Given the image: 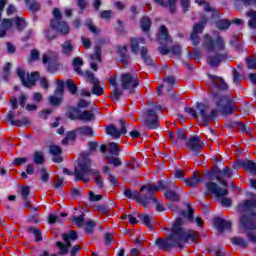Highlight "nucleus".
<instances>
[{"label":"nucleus","mask_w":256,"mask_h":256,"mask_svg":"<svg viewBox=\"0 0 256 256\" xmlns=\"http://www.w3.org/2000/svg\"><path fill=\"white\" fill-rule=\"evenodd\" d=\"M216 109H211L209 104L197 103L196 110L194 108H185L186 113L191 115L193 119H197L200 115L203 124L207 125L209 121L217 117V113L222 115H231L235 107L233 106V100L229 96H216L215 97Z\"/></svg>","instance_id":"f257e3e1"},{"label":"nucleus","mask_w":256,"mask_h":256,"mask_svg":"<svg viewBox=\"0 0 256 256\" xmlns=\"http://www.w3.org/2000/svg\"><path fill=\"white\" fill-rule=\"evenodd\" d=\"M183 220L177 218L173 224L172 230L167 234V239L158 238L155 243L159 249H171L173 246L181 247L185 241H191L192 243L199 237L195 231L190 230L188 232L183 231L181 228Z\"/></svg>","instance_id":"f03ea898"},{"label":"nucleus","mask_w":256,"mask_h":256,"mask_svg":"<svg viewBox=\"0 0 256 256\" xmlns=\"http://www.w3.org/2000/svg\"><path fill=\"white\" fill-rule=\"evenodd\" d=\"M256 209V196L253 200H246L238 205V212L240 213V228L246 233L249 241L256 244V235L253 233L256 229L255 217L253 210Z\"/></svg>","instance_id":"7ed1b4c3"},{"label":"nucleus","mask_w":256,"mask_h":256,"mask_svg":"<svg viewBox=\"0 0 256 256\" xmlns=\"http://www.w3.org/2000/svg\"><path fill=\"white\" fill-rule=\"evenodd\" d=\"M204 48L207 51V63L212 67H217L225 59L223 55H219V51L225 49V41L221 36H217L216 39H212L211 36H204Z\"/></svg>","instance_id":"20e7f679"},{"label":"nucleus","mask_w":256,"mask_h":256,"mask_svg":"<svg viewBox=\"0 0 256 256\" xmlns=\"http://www.w3.org/2000/svg\"><path fill=\"white\" fill-rule=\"evenodd\" d=\"M74 175L76 177V181H84L87 183L89 181V175H94L95 182L99 187H103V178L97 170L91 169V160L88 157H82L75 167Z\"/></svg>","instance_id":"39448f33"},{"label":"nucleus","mask_w":256,"mask_h":256,"mask_svg":"<svg viewBox=\"0 0 256 256\" xmlns=\"http://www.w3.org/2000/svg\"><path fill=\"white\" fill-rule=\"evenodd\" d=\"M2 29H0V37H5V35H11L15 32V29L18 31H23L27 27V23L21 17H16L14 20L4 19L1 24Z\"/></svg>","instance_id":"423d86ee"},{"label":"nucleus","mask_w":256,"mask_h":256,"mask_svg":"<svg viewBox=\"0 0 256 256\" xmlns=\"http://www.w3.org/2000/svg\"><path fill=\"white\" fill-rule=\"evenodd\" d=\"M89 103L85 100H80L78 102V108H72L70 111L67 112V117L69 119H80L81 121H91L93 119V112L91 111H84L81 112L79 109H85L88 107Z\"/></svg>","instance_id":"0eeeda50"},{"label":"nucleus","mask_w":256,"mask_h":256,"mask_svg":"<svg viewBox=\"0 0 256 256\" xmlns=\"http://www.w3.org/2000/svg\"><path fill=\"white\" fill-rule=\"evenodd\" d=\"M53 17L54 19L51 20L50 23L51 27L57 29V31H59V33H62V35H67V33H69V25H67L64 21H61L63 14L61 13V10H59V8H55L53 10Z\"/></svg>","instance_id":"6e6552de"},{"label":"nucleus","mask_w":256,"mask_h":256,"mask_svg":"<svg viewBox=\"0 0 256 256\" xmlns=\"http://www.w3.org/2000/svg\"><path fill=\"white\" fill-rule=\"evenodd\" d=\"M77 237V232L72 230L68 234L63 235V239L66 245L61 242H56L57 247L60 249V255H67V249L71 247L70 241H76Z\"/></svg>","instance_id":"1a4fd4ad"},{"label":"nucleus","mask_w":256,"mask_h":256,"mask_svg":"<svg viewBox=\"0 0 256 256\" xmlns=\"http://www.w3.org/2000/svg\"><path fill=\"white\" fill-rule=\"evenodd\" d=\"M17 75L20 77L24 87H33L35 81L39 79V72H33L31 75L26 74L25 71L18 69Z\"/></svg>","instance_id":"9d476101"},{"label":"nucleus","mask_w":256,"mask_h":256,"mask_svg":"<svg viewBox=\"0 0 256 256\" xmlns=\"http://www.w3.org/2000/svg\"><path fill=\"white\" fill-rule=\"evenodd\" d=\"M139 85L137 77H133L130 74H122L121 76V86L126 91L133 93V89Z\"/></svg>","instance_id":"9b49d317"},{"label":"nucleus","mask_w":256,"mask_h":256,"mask_svg":"<svg viewBox=\"0 0 256 256\" xmlns=\"http://www.w3.org/2000/svg\"><path fill=\"white\" fill-rule=\"evenodd\" d=\"M63 87V81L58 80L54 95L49 97V103L52 104L54 107L61 105V101H63Z\"/></svg>","instance_id":"f8f14e48"},{"label":"nucleus","mask_w":256,"mask_h":256,"mask_svg":"<svg viewBox=\"0 0 256 256\" xmlns=\"http://www.w3.org/2000/svg\"><path fill=\"white\" fill-rule=\"evenodd\" d=\"M120 125V130H117V127H115L114 125L106 127L107 135H111V137H114V139H119L121 135H125V133H127V126H125V120L121 119Z\"/></svg>","instance_id":"ddd939ff"},{"label":"nucleus","mask_w":256,"mask_h":256,"mask_svg":"<svg viewBox=\"0 0 256 256\" xmlns=\"http://www.w3.org/2000/svg\"><path fill=\"white\" fill-rule=\"evenodd\" d=\"M206 191L210 195H215L217 199H221V197H225V195H227V188H220L214 182H210L206 184Z\"/></svg>","instance_id":"4468645a"},{"label":"nucleus","mask_w":256,"mask_h":256,"mask_svg":"<svg viewBox=\"0 0 256 256\" xmlns=\"http://www.w3.org/2000/svg\"><path fill=\"white\" fill-rule=\"evenodd\" d=\"M42 61L49 71H53V67H57V54L53 51L46 52L42 56Z\"/></svg>","instance_id":"2eb2a0df"},{"label":"nucleus","mask_w":256,"mask_h":256,"mask_svg":"<svg viewBox=\"0 0 256 256\" xmlns=\"http://www.w3.org/2000/svg\"><path fill=\"white\" fill-rule=\"evenodd\" d=\"M85 75H86L89 83H92V85H93V87H92L93 95H103V87H101V85H99V79L95 78L93 73H91L90 71H86Z\"/></svg>","instance_id":"dca6fc26"},{"label":"nucleus","mask_w":256,"mask_h":256,"mask_svg":"<svg viewBox=\"0 0 256 256\" xmlns=\"http://www.w3.org/2000/svg\"><path fill=\"white\" fill-rule=\"evenodd\" d=\"M157 123L158 118L157 114H155V111L148 110L146 112V119L144 120V125H146V127H148L149 129H157Z\"/></svg>","instance_id":"f3484780"},{"label":"nucleus","mask_w":256,"mask_h":256,"mask_svg":"<svg viewBox=\"0 0 256 256\" xmlns=\"http://www.w3.org/2000/svg\"><path fill=\"white\" fill-rule=\"evenodd\" d=\"M205 144L199 137H193L188 142V147L194 153H199Z\"/></svg>","instance_id":"a211bd4d"},{"label":"nucleus","mask_w":256,"mask_h":256,"mask_svg":"<svg viewBox=\"0 0 256 256\" xmlns=\"http://www.w3.org/2000/svg\"><path fill=\"white\" fill-rule=\"evenodd\" d=\"M124 195L128 199H136V201H140L143 207H149V205L147 204V199L143 198L141 194L137 191L125 190Z\"/></svg>","instance_id":"6ab92c4d"},{"label":"nucleus","mask_w":256,"mask_h":256,"mask_svg":"<svg viewBox=\"0 0 256 256\" xmlns=\"http://www.w3.org/2000/svg\"><path fill=\"white\" fill-rule=\"evenodd\" d=\"M109 83L113 87V93H112L111 97H112V99H114V101H118L119 97H121V95H123V92L119 89L117 76L111 77L109 79Z\"/></svg>","instance_id":"aec40b11"},{"label":"nucleus","mask_w":256,"mask_h":256,"mask_svg":"<svg viewBox=\"0 0 256 256\" xmlns=\"http://www.w3.org/2000/svg\"><path fill=\"white\" fill-rule=\"evenodd\" d=\"M49 153L54 156L52 159V161L54 163H62L63 162V158L61 157V153H63V150H61V147H59L57 145H51L49 147Z\"/></svg>","instance_id":"412c9836"},{"label":"nucleus","mask_w":256,"mask_h":256,"mask_svg":"<svg viewBox=\"0 0 256 256\" xmlns=\"http://www.w3.org/2000/svg\"><path fill=\"white\" fill-rule=\"evenodd\" d=\"M91 63L90 67L93 71H97V63H101V48L99 46H96L94 48V55L90 56Z\"/></svg>","instance_id":"4be33fe9"},{"label":"nucleus","mask_w":256,"mask_h":256,"mask_svg":"<svg viewBox=\"0 0 256 256\" xmlns=\"http://www.w3.org/2000/svg\"><path fill=\"white\" fill-rule=\"evenodd\" d=\"M158 41L160 45H169L171 43V38H169L167 28L165 26H161L159 29Z\"/></svg>","instance_id":"5701e85b"},{"label":"nucleus","mask_w":256,"mask_h":256,"mask_svg":"<svg viewBox=\"0 0 256 256\" xmlns=\"http://www.w3.org/2000/svg\"><path fill=\"white\" fill-rule=\"evenodd\" d=\"M203 29L204 26L202 23L194 25L192 34L190 36L193 45H199V33H203Z\"/></svg>","instance_id":"b1692460"},{"label":"nucleus","mask_w":256,"mask_h":256,"mask_svg":"<svg viewBox=\"0 0 256 256\" xmlns=\"http://www.w3.org/2000/svg\"><path fill=\"white\" fill-rule=\"evenodd\" d=\"M161 189H165V185L163 184L162 181H159L158 186H156L155 184H148V185L142 186L140 191H146L148 195H151V193L155 191H161Z\"/></svg>","instance_id":"393cba45"},{"label":"nucleus","mask_w":256,"mask_h":256,"mask_svg":"<svg viewBox=\"0 0 256 256\" xmlns=\"http://www.w3.org/2000/svg\"><path fill=\"white\" fill-rule=\"evenodd\" d=\"M240 167L247 171V173H251L252 175H256V164L251 160H243L240 162Z\"/></svg>","instance_id":"a878e982"},{"label":"nucleus","mask_w":256,"mask_h":256,"mask_svg":"<svg viewBox=\"0 0 256 256\" xmlns=\"http://www.w3.org/2000/svg\"><path fill=\"white\" fill-rule=\"evenodd\" d=\"M131 51L132 53H139V47L145 45V38H132L130 39Z\"/></svg>","instance_id":"bb28decb"},{"label":"nucleus","mask_w":256,"mask_h":256,"mask_svg":"<svg viewBox=\"0 0 256 256\" xmlns=\"http://www.w3.org/2000/svg\"><path fill=\"white\" fill-rule=\"evenodd\" d=\"M211 85H214L218 89H227V84L223 82L222 78H219L215 75H209Z\"/></svg>","instance_id":"cd10ccee"},{"label":"nucleus","mask_w":256,"mask_h":256,"mask_svg":"<svg viewBox=\"0 0 256 256\" xmlns=\"http://www.w3.org/2000/svg\"><path fill=\"white\" fill-rule=\"evenodd\" d=\"M15 116L13 115V112H10L8 114V121L12 125H15L16 127H23V125H29V119L28 118H23L22 120H14Z\"/></svg>","instance_id":"c85d7f7f"},{"label":"nucleus","mask_w":256,"mask_h":256,"mask_svg":"<svg viewBox=\"0 0 256 256\" xmlns=\"http://www.w3.org/2000/svg\"><path fill=\"white\" fill-rule=\"evenodd\" d=\"M76 133L79 137H91L93 135V129L88 126L80 127L76 130Z\"/></svg>","instance_id":"c756f323"},{"label":"nucleus","mask_w":256,"mask_h":256,"mask_svg":"<svg viewBox=\"0 0 256 256\" xmlns=\"http://www.w3.org/2000/svg\"><path fill=\"white\" fill-rule=\"evenodd\" d=\"M184 183L186 185H188V187H197V185H199V183H201V179L197 175V172H194L192 178L185 179Z\"/></svg>","instance_id":"7c9ffc66"},{"label":"nucleus","mask_w":256,"mask_h":256,"mask_svg":"<svg viewBox=\"0 0 256 256\" xmlns=\"http://www.w3.org/2000/svg\"><path fill=\"white\" fill-rule=\"evenodd\" d=\"M140 55H141L144 63H146V65H153V59H151V57L149 56L147 47H145V46L141 47Z\"/></svg>","instance_id":"2f4dec72"},{"label":"nucleus","mask_w":256,"mask_h":256,"mask_svg":"<svg viewBox=\"0 0 256 256\" xmlns=\"http://www.w3.org/2000/svg\"><path fill=\"white\" fill-rule=\"evenodd\" d=\"M246 16L249 17L248 26L251 27V29L256 28V11L250 10L246 13Z\"/></svg>","instance_id":"473e14b6"},{"label":"nucleus","mask_w":256,"mask_h":256,"mask_svg":"<svg viewBox=\"0 0 256 256\" xmlns=\"http://www.w3.org/2000/svg\"><path fill=\"white\" fill-rule=\"evenodd\" d=\"M155 3H158V5H161L162 7H169L171 12L174 13L175 9V3L177 0H167L166 2L163 0H154Z\"/></svg>","instance_id":"72a5a7b5"},{"label":"nucleus","mask_w":256,"mask_h":256,"mask_svg":"<svg viewBox=\"0 0 256 256\" xmlns=\"http://www.w3.org/2000/svg\"><path fill=\"white\" fill-rule=\"evenodd\" d=\"M77 135H79L77 134V130L68 132L66 138L62 140V144L70 145V143L75 141V137H77Z\"/></svg>","instance_id":"f704fd0d"},{"label":"nucleus","mask_w":256,"mask_h":256,"mask_svg":"<svg viewBox=\"0 0 256 256\" xmlns=\"http://www.w3.org/2000/svg\"><path fill=\"white\" fill-rule=\"evenodd\" d=\"M216 225H218V231H225V229H231V222L223 219H217Z\"/></svg>","instance_id":"c9c22d12"},{"label":"nucleus","mask_w":256,"mask_h":256,"mask_svg":"<svg viewBox=\"0 0 256 256\" xmlns=\"http://www.w3.org/2000/svg\"><path fill=\"white\" fill-rule=\"evenodd\" d=\"M83 65V59L77 57L73 60V67H74V71H76V73H78V75H83V72L81 71V68Z\"/></svg>","instance_id":"e433bc0d"},{"label":"nucleus","mask_w":256,"mask_h":256,"mask_svg":"<svg viewBox=\"0 0 256 256\" xmlns=\"http://www.w3.org/2000/svg\"><path fill=\"white\" fill-rule=\"evenodd\" d=\"M120 149H119V144L115 143V142H111L108 145V153H110V155H119L120 153Z\"/></svg>","instance_id":"4c0bfd02"},{"label":"nucleus","mask_w":256,"mask_h":256,"mask_svg":"<svg viewBox=\"0 0 256 256\" xmlns=\"http://www.w3.org/2000/svg\"><path fill=\"white\" fill-rule=\"evenodd\" d=\"M71 51H73V45H71V41H66L62 44V53L65 55H71Z\"/></svg>","instance_id":"58836bf2"},{"label":"nucleus","mask_w":256,"mask_h":256,"mask_svg":"<svg viewBox=\"0 0 256 256\" xmlns=\"http://www.w3.org/2000/svg\"><path fill=\"white\" fill-rule=\"evenodd\" d=\"M66 85L72 95L77 94V84H75V81L73 80H67Z\"/></svg>","instance_id":"ea45409f"},{"label":"nucleus","mask_w":256,"mask_h":256,"mask_svg":"<svg viewBox=\"0 0 256 256\" xmlns=\"http://www.w3.org/2000/svg\"><path fill=\"white\" fill-rule=\"evenodd\" d=\"M26 5L31 11H39V4L35 0H26Z\"/></svg>","instance_id":"a19ab883"},{"label":"nucleus","mask_w":256,"mask_h":256,"mask_svg":"<svg viewBox=\"0 0 256 256\" xmlns=\"http://www.w3.org/2000/svg\"><path fill=\"white\" fill-rule=\"evenodd\" d=\"M45 162V158L43 157V152H35L34 154V163L37 165H41Z\"/></svg>","instance_id":"79ce46f5"},{"label":"nucleus","mask_w":256,"mask_h":256,"mask_svg":"<svg viewBox=\"0 0 256 256\" xmlns=\"http://www.w3.org/2000/svg\"><path fill=\"white\" fill-rule=\"evenodd\" d=\"M217 28L220 29L221 31L225 30V29H229V26L231 25V23L228 20H220L217 22Z\"/></svg>","instance_id":"37998d69"},{"label":"nucleus","mask_w":256,"mask_h":256,"mask_svg":"<svg viewBox=\"0 0 256 256\" xmlns=\"http://www.w3.org/2000/svg\"><path fill=\"white\" fill-rule=\"evenodd\" d=\"M140 219H142L143 223L146 225V227H153V218L149 215L139 216Z\"/></svg>","instance_id":"c03bdc74"},{"label":"nucleus","mask_w":256,"mask_h":256,"mask_svg":"<svg viewBox=\"0 0 256 256\" xmlns=\"http://www.w3.org/2000/svg\"><path fill=\"white\" fill-rule=\"evenodd\" d=\"M141 27L143 31H147L151 27V20L147 17L142 18Z\"/></svg>","instance_id":"a18cd8bd"},{"label":"nucleus","mask_w":256,"mask_h":256,"mask_svg":"<svg viewBox=\"0 0 256 256\" xmlns=\"http://www.w3.org/2000/svg\"><path fill=\"white\" fill-rule=\"evenodd\" d=\"M165 197L168 201H179V195H177V193L173 192V191H168L165 194Z\"/></svg>","instance_id":"49530a36"},{"label":"nucleus","mask_w":256,"mask_h":256,"mask_svg":"<svg viewBox=\"0 0 256 256\" xmlns=\"http://www.w3.org/2000/svg\"><path fill=\"white\" fill-rule=\"evenodd\" d=\"M196 3H198V5H199L200 7H203L204 11H215V9L212 8V7L209 5V3H207V2L204 1V0H200V1L197 0Z\"/></svg>","instance_id":"de8ad7c7"},{"label":"nucleus","mask_w":256,"mask_h":256,"mask_svg":"<svg viewBox=\"0 0 256 256\" xmlns=\"http://www.w3.org/2000/svg\"><path fill=\"white\" fill-rule=\"evenodd\" d=\"M149 201H151V203H154V205H156V210L161 212L163 211V205L159 202V200H157V198H155V196H150Z\"/></svg>","instance_id":"09e8293b"},{"label":"nucleus","mask_w":256,"mask_h":256,"mask_svg":"<svg viewBox=\"0 0 256 256\" xmlns=\"http://www.w3.org/2000/svg\"><path fill=\"white\" fill-rule=\"evenodd\" d=\"M232 243L238 247H247V242L243 238H233Z\"/></svg>","instance_id":"8fccbe9b"},{"label":"nucleus","mask_w":256,"mask_h":256,"mask_svg":"<svg viewBox=\"0 0 256 256\" xmlns=\"http://www.w3.org/2000/svg\"><path fill=\"white\" fill-rule=\"evenodd\" d=\"M183 217L185 219H188V221L193 222V209L188 206V210L186 212H183Z\"/></svg>","instance_id":"3c124183"},{"label":"nucleus","mask_w":256,"mask_h":256,"mask_svg":"<svg viewBox=\"0 0 256 256\" xmlns=\"http://www.w3.org/2000/svg\"><path fill=\"white\" fill-rule=\"evenodd\" d=\"M55 31H57L59 33V30H57V28H53L51 26V29L46 31L47 39H55V37H56Z\"/></svg>","instance_id":"603ef678"},{"label":"nucleus","mask_w":256,"mask_h":256,"mask_svg":"<svg viewBox=\"0 0 256 256\" xmlns=\"http://www.w3.org/2000/svg\"><path fill=\"white\" fill-rule=\"evenodd\" d=\"M127 53V46H119L118 47V55L122 57L121 61H125V54Z\"/></svg>","instance_id":"864d4df0"},{"label":"nucleus","mask_w":256,"mask_h":256,"mask_svg":"<svg viewBox=\"0 0 256 256\" xmlns=\"http://www.w3.org/2000/svg\"><path fill=\"white\" fill-rule=\"evenodd\" d=\"M83 217H84L83 215H80L78 217H74L72 219V221L75 225H77V227H83V221H84Z\"/></svg>","instance_id":"5fc2aeb1"},{"label":"nucleus","mask_w":256,"mask_h":256,"mask_svg":"<svg viewBox=\"0 0 256 256\" xmlns=\"http://www.w3.org/2000/svg\"><path fill=\"white\" fill-rule=\"evenodd\" d=\"M95 228V222L92 220L86 221V233H93V229Z\"/></svg>","instance_id":"6e6d98bb"},{"label":"nucleus","mask_w":256,"mask_h":256,"mask_svg":"<svg viewBox=\"0 0 256 256\" xmlns=\"http://www.w3.org/2000/svg\"><path fill=\"white\" fill-rule=\"evenodd\" d=\"M30 233H33V235L36 237V241H42L43 237H41V231L35 228H30Z\"/></svg>","instance_id":"4d7b16f0"},{"label":"nucleus","mask_w":256,"mask_h":256,"mask_svg":"<svg viewBox=\"0 0 256 256\" xmlns=\"http://www.w3.org/2000/svg\"><path fill=\"white\" fill-rule=\"evenodd\" d=\"M122 219H128L129 223H131L132 225H135L137 223V218L133 214L124 215Z\"/></svg>","instance_id":"13d9d810"},{"label":"nucleus","mask_w":256,"mask_h":256,"mask_svg":"<svg viewBox=\"0 0 256 256\" xmlns=\"http://www.w3.org/2000/svg\"><path fill=\"white\" fill-rule=\"evenodd\" d=\"M30 189L27 186H23L21 189V197L22 199H27L29 197Z\"/></svg>","instance_id":"bf43d9fd"},{"label":"nucleus","mask_w":256,"mask_h":256,"mask_svg":"<svg viewBox=\"0 0 256 256\" xmlns=\"http://www.w3.org/2000/svg\"><path fill=\"white\" fill-rule=\"evenodd\" d=\"M108 161L111 165H114V167H119V165H121V160L115 157L108 158Z\"/></svg>","instance_id":"052dcab7"},{"label":"nucleus","mask_w":256,"mask_h":256,"mask_svg":"<svg viewBox=\"0 0 256 256\" xmlns=\"http://www.w3.org/2000/svg\"><path fill=\"white\" fill-rule=\"evenodd\" d=\"M181 6L183 11H189V7H191V4L189 2V0H181Z\"/></svg>","instance_id":"680f3d73"},{"label":"nucleus","mask_w":256,"mask_h":256,"mask_svg":"<svg viewBox=\"0 0 256 256\" xmlns=\"http://www.w3.org/2000/svg\"><path fill=\"white\" fill-rule=\"evenodd\" d=\"M89 200L90 201H101V195L94 194L93 192H89Z\"/></svg>","instance_id":"e2e57ef3"},{"label":"nucleus","mask_w":256,"mask_h":256,"mask_svg":"<svg viewBox=\"0 0 256 256\" xmlns=\"http://www.w3.org/2000/svg\"><path fill=\"white\" fill-rule=\"evenodd\" d=\"M220 203L223 207H231V199L229 198H220Z\"/></svg>","instance_id":"0e129e2a"},{"label":"nucleus","mask_w":256,"mask_h":256,"mask_svg":"<svg viewBox=\"0 0 256 256\" xmlns=\"http://www.w3.org/2000/svg\"><path fill=\"white\" fill-rule=\"evenodd\" d=\"M111 11H109V10H104V11H102L101 13H100V17L102 18V19H111Z\"/></svg>","instance_id":"69168bd1"},{"label":"nucleus","mask_w":256,"mask_h":256,"mask_svg":"<svg viewBox=\"0 0 256 256\" xmlns=\"http://www.w3.org/2000/svg\"><path fill=\"white\" fill-rule=\"evenodd\" d=\"M82 44L85 49H89V47H91V40H89V38L82 37Z\"/></svg>","instance_id":"338daca9"},{"label":"nucleus","mask_w":256,"mask_h":256,"mask_svg":"<svg viewBox=\"0 0 256 256\" xmlns=\"http://www.w3.org/2000/svg\"><path fill=\"white\" fill-rule=\"evenodd\" d=\"M247 65L249 69H256V59H248Z\"/></svg>","instance_id":"774afa93"}]
</instances>
